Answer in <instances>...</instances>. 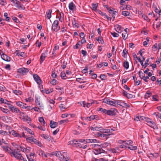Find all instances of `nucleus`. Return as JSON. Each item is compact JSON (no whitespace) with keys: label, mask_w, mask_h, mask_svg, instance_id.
I'll return each mask as SVG.
<instances>
[{"label":"nucleus","mask_w":161,"mask_h":161,"mask_svg":"<svg viewBox=\"0 0 161 161\" xmlns=\"http://www.w3.org/2000/svg\"><path fill=\"white\" fill-rule=\"evenodd\" d=\"M47 51L46 50V51L42 53L41 55V63L43 62L45 59L46 58L47 56Z\"/></svg>","instance_id":"obj_14"},{"label":"nucleus","mask_w":161,"mask_h":161,"mask_svg":"<svg viewBox=\"0 0 161 161\" xmlns=\"http://www.w3.org/2000/svg\"><path fill=\"white\" fill-rule=\"evenodd\" d=\"M94 147H95V148L94 149L93 152L96 155L101 153H104L106 152L102 148L101 146L99 145L95 144L94 145Z\"/></svg>","instance_id":"obj_2"},{"label":"nucleus","mask_w":161,"mask_h":161,"mask_svg":"<svg viewBox=\"0 0 161 161\" xmlns=\"http://www.w3.org/2000/svg\"><path fill=\"white\" fill-rule=\"evenodd\" d=\"M92 9L94 10H96L97 9V4H92Z\"/></svg>","instance_id":"obj_51"},{"label":"nucleus","mask_w":161,"mask_h":161,"mask_svg":"<svg viewBox=\"0 0 161 161\" xmlns=\"http://www.w3.org/2000/svg\"><path fill=\"white\" fill-rule=\"evenodd\" d=\"M26 139V141L29 142L31 143H33V141L34 140V138L31 137H27V138L26 137V138H25Z\"/></svg>","instance_id":"obj_26"},{"label":"nucleus","mask_w":161,"mask_h":161,"mask_svg":"<svg viewBox=\"0 0 161 161\" xmlns=\"http://www.w3.org/2000/svg\"><path fill=\"white\" fill-rule=\"evenodd\" d=\"M152 98L153 101H158V96L157 95H153L152 96Z\"/></svg>","instance_id":"obj_45"},{"label":"nucleus","mask_w":161,"mask_h":161,"mask_svg":"<svg viewBox=\"0 0 161 161\" xmlns=\"http://www.w3.org/2000/svg\"><path fill=\"white\" fill-rule=\"evenodd\" d=\"M69 144L71 145H77V146H78V145H80V143L78 142V141L77 140H73L72 141H70L69 142Z\"/></svg>","instance_id":"obj_22"},{"label":"nucleus","mask_w":161,"mask_h":161,"mask_svg":"<svg viewBox=\"0 0 161 161\" xmlns=\"http://www.w3.org/2000/svg\"><path fill=\"white\" fill-rule=\"evenodd\" d=\"M142 17L145 20L148 22H149L150 20V19H149L147 16L144 15H142Z\"/></svg>","instance_id":"obj_49"},{"label":"nucleus","mask_w":161,"mask_h":161,"mask_svg":"<svg viewBox=\"0 0 161 161\" xmlns=\"http://www.w3.org/2000/svg\"><path fill=\"white\" fill-rule=\"evenodd\" d=\"M13 92L16 95H20L22 92L20 91L19 90H13Z\"/></svg>","instance_id":"obj_31"},{"label":"nucleus","mask_w":161,"mask_h":161,"mask_svg":"<svg viewBox=\"0 0 161 161\" xmlns=\"http://www.w3.org/2000/svg\"><path fill=\"white\" fill-rule=\"evenodd\" d=\"M53 91V88L50 89L48 90L44 89L41 91L43 93H45L46 94H49L51 93Z\"/></svg>","instance_id":"obj_19"},{"label":"nucleus","mask_w":161,"mask_h":161,"mask_svg":"<svg viewBox=\"0 0 161 161\" xmlns=\"http://www.w3.org/2000/svg\"><path fill=\"white\" fill-rule=\"evenodd\" d=\"M52 10H49L48 12L47 13L46 16L48 19H49L51 17Z\"/></svg>","instance_id":"obj_32"},{"label":"nucleus","mask_w":161,"mask_h":161,"mask_svg":"<svg viewBox=\"0 0 161 161\" xmlns=\"http://www.w3.org/2000/svg\"><path fill=\"white\" fill-rule=\"evenodd\" d=\"M4 140L3 139H2L1 140H0V145L1 146V147H3V146H4L6 145V144H7L8 143H6L5 141H3Z\"/></svg>","instance_id":"obj_39"},{"label":"nucleus","mask_w":161,"mask_h":161,"mask_svg":"<svg viewBox=\"0 0 161 161\" xmlns=\"http://www.w3.org/2000/svg\"><path fill=\"white\" fill-rule=\"evenodd\" d=\"M90 129L92 130L93 131H101L103 129V128L101 127H98L97 126H94V127H91Z\"/></svg>","instance_id":"obj_15"},{"label":"nucleus","mask_w":161,"mask_h":161,"mask_svg":"<svg viewBox=\"0 0 161 161\" xmlns=\"http://www.w3.org/2000/svg\"><path fill=\"white\" fill-rule=\"evenodd\" d=\"M151 93L150 92H149V91H147V92L146 93V94H145V98H147L149 97L151 95Z\"/></svg>","instance_id":"obj_48"},{"label":"nucleus","mask_w":161,"mask_h":161,"mask_svg":"<svg viewBox=\"0 0 161 161\" xmlns=\"http://www.w3.org/2000/svg\"><path fill=\"white\" fill-rule=\"evenodd\" d=\"M132 141L131 140H129L126 141L125 143V145H130L132 143Z\"/></svg>","instance_id":"obj_60"},{"label":"nucleus","mask_w":161,"mask_h":161,"mask_svg":"<svg viewBox=\"0 0 161 161\" xmlns=\"http://www.w3.org/2000/svg\"><path fill=\"white\" fill-rule=\"evenodd\" d=\"M8 14L7 13H4V16L6 18L5 20L6 21L9 22L10 21V18L8 16Z\"/></svg>","instance_id":"obj_33"},{"label":"nucleus","mask_w":161,"mask_h":161,"mask_svg":"<svg viewBox=\"0 0 161 161\" xmlns=\"http://www.w3.org/2000/svg\"><path fill=\"white\" fill-rule=\"evenodd\" d=\"M59 107L61 110H64L65 108V107L64 106L63 104H60L59 106Z\"/></svg>","instance_id":"obj_62"},{"label":"nucleus","mask_w":161,"mask_h":161,"mask_svg":"<svg viewBox=\"0 0 161 161\" xmlns=\"http://www.w3.org/2000/svg\"><path fill=\"white\" fill-rule=\"evenodd\" d=\"M100 77L102 80H103L106 79L107 76L104 74H101L100 75Z\"/></svg>","instance_id":"obj_47"},{"label":"nucleus","mask_w":161,"mask_h":161,"mask_svg":"<svg viewBox=\"0 0 161 161\" xmlns=\"http://www.w3.org/2000/svg\"><path fill=\"white\" fill-rule=\"evenodd\" d=\"M128 147L127 146H126L124 144H122L121 145H120L119 146V148H127Z\"/></svg>","instance_id":"obj_58"},{"label":"nucleus","mask_w":161,"mask_h":161,"mask_svg":"<svg viewBox=\"0 0 161 161\" xmlns=\"http://www.w3.org/2000/svg\"><path fill=\"white\" fill-rule=\"evenodd\" d=\"M124 67L126 69H128L129 67V63L127 61H125L123 64Z\"/></svg>","instance_id":"obj_36"},{"label":"nucleus","mask_w":161,"mask_h":161,"mask_svg":"<svg viewBox=\"0 0 161 161\" xmlns=\"http://www.w3.org/2000/svg\"><path fill=\"white\" fill-rule=\"evenodd\" d=\"M58 124L57 122L51 120L50 123V126L51 128H53L57 127Z\"/></svg>","instance_id":"obj_17"},{"label":"nucleus","mask_w":161,"mask_h":161,"mask_svg":"<svg viewBox=\"0 0 161 161\" xmlns=\"http://www.w3.org/2000/svg\"><path fill=\"white\" fill-rule=\"evenodd\" d=\"M121 14L125 16H130V13L128 11H122Z\"/></svg>","instance_id":"obj_30"},{"label":"nucleus","mask_w":161,"mask_h":161,"mask_svg":"<svg viewBox=\"0 0 161 161\" xmlns=\"http://www.w3.org/2000/svg\"><path fill=\"white\" fill-rule=\"evenodd\" d=\"M24 130L27 131L28 133L30 134L31 135H34V132L32 130H31V129L27 128L26 127L24 128Z\"/></svg>","instance_id":"obj_25"},{"label":"nucleus","mask_w":161,"mask_h":161,"mask_svg":"<svg viewBox=\"0 0 161 161\" xmlns=\"http://www.w3.org/2000/svg\"><path fill=\"white\" fill-rule=\"evenodd\" d=\"M128 149H130L131 150H135L137 149V147L136 146L130 145V146L128 147Z\"/></svg>","instance_id":"obj_42"},{"label":"nucleus","mask_w":161,"mask_h":161,"mask_svg":"<svg viewBox=\"0 0 161 161\" xmlns=\"http://www.w3.org/2000/svg\"><path fill=\"white\" fill-rule=\"evenodd\" d=\"M93 103H94L93 101L92 100L91 101V103H86V107L87 108H89Z\"/></svg>","instance_id":"obj_52"},{"label":"nucleus","mask_w":161,"mask_h":161,"mask_svg":"<svg viewBox=\"0 0 161 161\" xmlns=\"http://www.w3.org/2000/svg\"><path fill=\"white\" fill-rule=\"evenodd\" d=\"M59 130L58 128H57L55 130L53 131V135H56L58 133V132L59 131Z\"/></svg>","instance_id":"obj_63"},{"label":"nucleus","mask_w":161,"mask_h":161,"mask_svg":"<svg viewBox=\"0 0 161 161\" xmlns=\"http://www.w3.org/2000/svg\"><path fill=\"white\" fill-rule=\"evenodd\" d=\"M0 111L5 114H8L9 112V111L8 109L4 108L1 107H0Z\"/></svg>","instance_id":"obj_23"},{"label":"nucleus","mask_w":161,"mask_h":161,"mask_svg":"<svg viewBox=\"0 0 161 161\" xmlns=\"http://www.w3.org/2000/svg\"><path fill=\"white\" fill-rule=\"evenodd\" d=\"M56 89L59 91V92H62V91L63 90V88L60 87L59 86H56Z\"/></svg>","instance_id":"obj_61"},{"label":"nucleus","mask_w":161,"mask_h":161,"mask_svg":"<svg viewBox=\"0 0 161 161\" xmlns=\"http://www.w3.org/2000/svg\"><path fill=\"white\" fill-rule=\"evenodd\" d=\"M60 75L61 78L65 80L68 78L67 76L66 75L64 72H61Z\"/></svg>","instance_id":"obj_28"},{"label":"nucleus","mask_w":161,"mask_h":161,"mask_svg":"<svg viewBox=\"0 0 161 161\" xmlns=\"http://www.w3.org/2000/svg\"><path fill=\"white\" fill-rule=\"evenodd\" d=\"M23 119L24 121L27 122L28 123L31 121V118L26 115L23 117Z\"/></svg>","instance_id":"obj_20"},{"label":"nucleus","mask_w":161,"mask_h":161,"mask_svg":"<svg viewBox=\"0 0 161 161\" xmlns=\"http://www.w3.org/2000/svg\"><path fill=\"white\" fill-rule=\"evenodd\" d=\"M111 34L114 37H118L119 36V34L115 32H111Z\"/></svg>","instance_id":"obj_54"},{"label":"nucleus","mask_w":161,"mask_h":161,"mask_svg":"<svg viewBox=\"0 0 161 161\" xmlns=\"http://www.w3.org/2000/svg\"><path fill=\"white\" fill-rule=\"evenodd\" d=\"M116 31L119 33H120L122 31L123 28L120 25H116L115 26Z\"/></svg>","instance_id":"obj_16"},{"label":"nucleus","mask_w":161,"mask_h":161,"mask_svg":"<svg viewBox=\"0 0 161 161\" xmlns=\"http://www.w3.org/2000/svg\"><path fill=\"white\" fill-rule=\"evenodd\" d=\"M61 152H56V153H54L52 154H51L52 155H54L57 157H59V156H60V155L61 154Z\"/></svg>","instance_id":"obj_41"},{"label":"nucleus","mask_w":161,"mask_h":161,"mask_svg":"<svg viewBox=\"0 0 161 161\" xmlns=\"http://www.w3.org/2000/svg\"><path fill=\"white\" fill-rule=\"evenodd\" d=\"M0 134L4 136L9 135V134H8V132H7L3 130H0Z\"/></svg>","instance_id":"obj_38"},{"label":"nucleus","mask_w":161,"mask_h":161,"mask_svg":"<svg viewBox=\"0 0 161 161\" xmlns=\"http://www.w3.org/2000/svg\"><path fill=\"white\" fill-rule=\"evenodd\" d=\"M59 22L58 20H55L52 25V29L55 31L57 32L60 29L58 25Z\"/></svg>","instance_id":"obj_5"},{"label":"nucleus","mask_w":161,"mask_h":161,"mask_svg":"<svg viewBox=\"0 0 161 161\" xmlns=\"http://www.w3.org/2000/svg\"><path fill=\"white\" fill-rule=\"evenodd\" d=\"M4 21V20L3 19L0 18V26H3L5 25V23Z\"/></svg>","instance_id":"obj_43"},{"label":"nucleus","mask_w":161,"mask_h":161,"mask_svg":"<svg viewBox=\"0 0 161 161\" xmlns=\"http://www.w3.org/2000/svg\"><path fill=\"white\" fill-rule=\"evenodd\" d=\"M10 110L13 112L17 113L19 112L20 113L21 112L19 110L18 108L14 107V106L11 105L9 107Z\"/></svg>","instance_id":"obj_11"},{"label":"nucleus","mask_w":161,"mask_h":161,"mask_svg":"<svg viewBox=\"0 0 161 161\" xmlns=\"http://www.w3.org/2000/svg\"><path fill=\"white\" fill-rule=\"evenodd\" d=\"M106 114H107L108 115H113L115 114L114 111L107 110V112H106Z\"/></svg>","instance_id":"obj_29"},{"label":"nucleus","mask_w":161,"mask_h":161,"mask_svg":"<svg viewBox=\"0 0 161 161\" xmlns=\"http://www.w3.org/2000/svg\"><path fill=\"white\" fill-rule=\"evenodd\" d=\"M103 102L107 103L108 104H109L110 105H113L114 106H116V103L117 102V104H119L120 106H122V104L119 103V102L118 100H110L108 98H105L103 100Z\"/></svg>","instance_id":"obj_3"},{"label":"nucleus","mask_w":161,"mask_h":161,"mask_svg":"<svg viewBox=\"0 0 161 161\" xmlns=\"http://www.w3.org/2000/svg\"><path fill=\"white\" fill-rule=\"evenodd\" d=\"M155 11L156 13L159 14L161 13V10H159L158 8H156L155 10ZM160 15V14H159Z\"/></svg>","instance_id":"obj_64"},{"label":"nucleus","mask_w":161,"mask_h":161,"mask_svg":"<svg viewBox=\"0 0 161 161\" xmlns=\"http://www.w3.org/2000/svg\"><path fill=\"white\" fill-rule=\"evenodd\" d=\"M72 22L74 27H79V24L76 23V21L75 18H73L72 20Z\"/></svg>","instance_id":"obj_21"},{"label":"nucleus","mask_w":161,"mask_h":161,"mask_svg":"<svg viewBox=\"0 0 161 161\" xmlns=\"http://www.w3.org/2000/svg\"><path fill=\"white\" fill-rule=\"evenodd\" d=\"M17 71L19 73L22 75H24L26 73H27L29 71V70L28 69L25 68H22L18 69Z\"/></svg>","instance_id":"obj_10"},{"label":"nucleus","mask_w":161,"mask_h":161,"mask_svg":"<svg viewBox=\"0 0 161 161\" xmlns=\"http://www.w3.org/2000/svg\"><path fill=\"white\" fill-rule=\"evenodd\" d=\"M50 83L53 85H55L58 83V81H57L56 80L54 79H53L51 81Z\"/></svg>","instance_id":"obj_35"},{"label":"nucleus","mask_w":161,"mask_h":161,"mask_svg":"<svg viewBox=\"0 0 161 161\" xmlns=\"http://www.w3.org/2000/svg\"><path fill=\"white\" fill-rule=\"evenodd\" d=\"M9 134H11L14 137L21 138H26V136L24 132H22L21 134H20L18 133L16 131L14 130H12L11 131H9Z\"/></svg>","instance_id":"obj_4"},{"label":"nucleus","mask_w":161,"mask_h":161,"mask_svg":"<svg viewBox=\"0 0 161 161\" xmlns=\"http://www.w3.org/2000/svg\"><path fill=\"white\" fill-rule=\"evenodd\" d=\"M41 136L43 137L46 140L48 141H51V142H53L54 141L53 138H52L51 136L48 135L42 134L41 135Z\"/></svg>","instance_id":"obj_9"},{"label":"nucleus","mask_w":161,"mask_h":161,"mask_svg":"<svg viewBox=\"0 0 161 161\" xmlns=\"http://www.w3.org/2000/svg\"><path fill=\"white\" fill-rule=\"evenodd\" d=\"M128 53L127 50L126 49H125L122 53V56L125 58H126L127 57V53Z\"/></svg>","instance_id":"obj_24"},{"label":"nucleus","mask_w":161,"mask_h":161,"mask_svg":"<svg viewBox=\"0 0 161 161\" xmlns=\"http://www.w3.org/2000/svg\"><path fill=\"white\" fill-rule=\"evenodd\" d=\"M75 6L73 2H71L69 5V9L71 10H73Z\"/></svg>","instance_id":"obj_27"},{"label":"nucleus","mask_w":161,"mask_h":161,"mask_svg":"<svg viewBox=\"0 0 161 161\" xmlns=\"http://www.w3.org/2000/svg\"><path fill=\"white\" fill-rule=\"evenodd\" d=\"M36 98L35 102L36 104L37 105H39L40 104V98H36Z\"/></svg>","instance_id":"obj_44"},{"label":"nucleus","mask_w":161,"mask_h":161,"mask_svg":"<svg viewBox=\"0 0 161 161\" xmlns=\"http://www.w3.org/2000/svg\"><path fill=\"white\" fill-rule=\"evenodd\" d=\"M80 142H86V143H96L97 142V140L95 139H87L86 140L80 139Z\"/></svg>","instance_id":"obj_8"},{"label":"nucleus","mask_w":161,"mask_h":161,"mask_svg":"<svg viewBox=\"0 0 161 161\" xmlns=\"http://www.w3.org/2000/svg\"><path fill=\"white\" fill-rule=\"evenodd\" d=\"M2 148L4 151L9 154L11 156H13L18 159L22 160L24 161H26V159L24 158L21 154L18 153L17 151L12 150L9 147V145L8 143L6 144L4 146H3Z\"/></svg>","instance_id":"obj_1"},{"label":"nucleus","mask_w":161,"mask_h":161,"mask_svg":"<svg viewBox=\"0 0 161 161\" xmlns=\"http://www.w3.org/2000/svg\"><path fill=\"white\" fill-rule=\"evenodd\" d=\"M2 58L4 60L6 61H9L10 60V58L6 54L3 55L2 56Z\"/></svg>","instance_id":"obj_18"},{"label":"nucleus","mask_w":161,"mask_h":161,"mask_svg":"<svg viewBox=\"0 0 161 161\" xmlns=\"http://www.w3.org/2000/svg\"><path fill=\"white\" fill-rule=\"evenodd\" d=\"M97 117H98V116L97 115H93L91 116L90 117V120H91V119H96L97 118Z\"/></svg>","instance_id":"obj_57"},{"label":"nucleus","mask_w":161,"mask_h":161,"mask_svg":"<svg viewBox=\"0 0 161 161\" xmlns=\"http://www.w3.org/2000/svg\"><path fill=\"white\" fill-rule=\"evenodd\" d=\"M99 110L101 112H102L104 113H105L106 114V112H107V110L105 109H103V108H100L99 109Z\"/></svg>","instance_id":"obj_59"},{"label":"nucleus","mask_w":161,"mask_h":161,"mask_svg":"<svg viewBox=\"0 0 161 161\" xmlns=\"http://www.w3.org/2000/svg\"><path fill=\"white\" fill-rule=\"evenodd\" d=\"M41 153L43 159H45V158H47V154L45 153L44 152L41 151Z\"/></svg>","instance_id":"obj_37"},{"label":"nucleus","mask_w":161,"mask_h":161,"mask_svg":"<svg viewBox=\"0 0 161 161\" xmlns=\"http://www.w3.org/2000/svg\"><path fill=\"white\" fill-rule=\"evenodd\" d=\"M66 155L67 153L66 152L61 153V155H60V156H59L58 157L59 160L60 161L65 160L66 161H68L69 159L68 158L65 156Z\"/></svg>","instance_id":"obj_7"},{"label":"nucleus","mask_w":161,"mask_h":161,"mask_svg":"<svg viewBox=\"0 0 161 161\" xmlns=\"http://www.w3.org/2000/svg\"><path fill=\"white\" fill-rule=\"evenodd\" d=\"M13 3L14 4V6L19 9L22 10L25 9L24 6L19 1L17 0H14Z\"/></svg>","instance_id":"obj_6"},{"label":"nucleus","mask_w":161,"mask_h":161,"mask_svg":"<svg viewBox=\"0 0 161 161\" xmlns=\"http://www.w3.org/2000/svg\"><path fill=\"white\" fill-rule=\"evenodd\" d=\"M122 35L124 40H125L128 37V34L127 32L123 33Z\"/></svg>","instance_id":"obj_40"},{"label":"nucleus","mask_w":161,"mask_h":161,"mask_svg":"<svg viewBox=\"0 0 161 161\" xmlns=\"http://www.w3.org/2000/svg\"><path fill=\"white\" fill-rule=\"evenodd\" d=\"M110 130H103V133H104V134L107 135V137L108 136L110 135V134L109 133L110 132Z\"/></svg>","instance_id":"obj_34"},{"label":"nucleus","mask_w":161,"mask_h":161,"mask_svg":"<svg viewBox=\"0 0 161 161\" xmlns=\"http://www.w3.org/2000/svg\"><path fill=\"white\" fill-rule=\"evenodd\" d=\"M16 104L18 106L22 108H26L27 107L26 104L23 103L20 101L17 102Z\"/></svg>","instance_id":"obj_13"},{"label":"nucleus","mask_w":161,"mask_h":161,"mask_svg":"<svg viewBox=\"0 0 161 161\" xmlns=\"http://www.w3.org/2000/svg\"><path fill=\"white\" fill-rule=\"evenodd\" d=\"M81 44L80 43V41H79L76 44V45L73 47V48L74 49H78V48L79 46Z\"/></svg>","instance_id":"obj_46"},{"label":"nucleus","mask_w":161,"mask_h":161,"mask_svg":"<svg viewBox=\"0 0 161 161\" xmlns=\"http://www.w3.org/2000/svg\"><path fill=\"white\" fill-rule=\"evenodd\" d=\"M33 77L35 80L36 82L39 85V86L40 87V78L39 76L37 74H35L33 75Z\"/></svg>","instance_id":"obj_12"},{"label":"nucleus","mask_w":161,"mask_h":161,"mask_svg":"<svg viewBox=\"0 0 161 161\" xmlns=\"http://www.w3.org/2000/svg\"><path fill=\"white\" fill-rule=\"evenodd\" d=\"M42 122L44 126L47 125V124H46L45 121H44L43 118L42 117H41V123Z\"/></svg>","instance_id":"obj_56"},{"label":"nucleus","mask_w":161,"mask_h":161,"mask_svg":"<svg viewBox=\"0 0 161 161\" xmlns=\"http://www.w3.org/2000/svg\"><path fill=\"white\" fill-rule=\"evenodd\" d=\"M69 122V120L68 119H64L61 120L59 121V123L60 124H62L65 123H67Z\"/></svg>","instance_id":"obj_53"},{"label":"nucleus","mask_w":161,"mask_h":161,"mask_svg":"<svg viewBox=\"0 0 161 161\" xmlns=\"http://www.w3.org/2000/svg\"><path fill=\"white\" fill-rule=\"evenodd\" d=\"M151 155H152V156H151V157H154L155 158H157V157H158L159 156V154L158 153H150V154Z\"/></svg>","instance_id":"obj_50"},{"label":"nucleus","mask_w":161,"mask_h":161,"mask_svg":"<svg viewBox=\"0 0 161 161\" xmlns=\"http://www.w3.org/2000/svg\"><path fill=\"white\" fill-rule=\"evenodd\" d=\"M96 39L97 40V41H98L99 43H102L104 42L103 40L102 39V38L100 37H98L97 38H96Z\"/></svg>","instance_id":"obj_55"}]
</instances>
